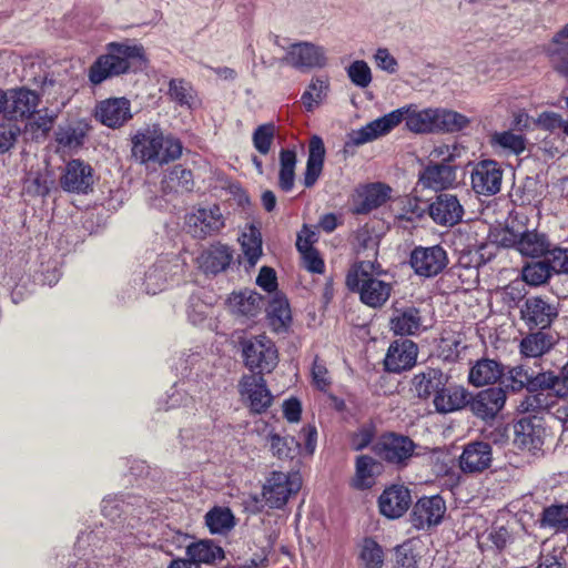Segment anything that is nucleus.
Wrapping results in <instances>:
<instances>
[{
	"label": "nucleus",
	"instance_id": "nucleus-15",
	"mask_svg": "<svg viewBox=\"0 0 568 568\" xmlns=\"http://www.w3.org/2000/svg\"><path fill=\"white\" fill-rule=\"evenodd\" d=\"M503 169L497 161L481 160L471 170L470 181L475 193L479 195H495L500 191Z\"/></svg>",
	"mask_w": 568,
	"mask_h": 568
},
{
	"label": "nucleus",
	"instance_id": "nucleus-64",
	"mask_svg": "<svg viewBox=\"0 0 568 568\" xmlns=\"http://www.w3.org/2000/svg\"><path fill=\"white\" fill-rule=\"evenodd\" d=\"M396 566L400 568H417L418 555L413 542L407 540L395 547Z\"/></svg>",
	"mask_w": 568,
	"mask_h": 568
},
{
	"label": "nucleus",
	"instance_id": "nucleus-51",
	"mask_svg": "<svg viewBox=\"0 0 568 568\" xmlns=\"http://www.w3.org/2000/svg\"><path fill=\"white\" fill-rule=\"evenodd\" d=\"M540 525L549 527L556 531H565L568 529V504L551 505L544 508L540 517Z\"/></svg>",
	"mask_w": 568,
	"mask_h": 568
},
{
	"label": "nucleus",
	"instance_id": "nucleus-62",
	"mask_svg": "<svg viewBox=\"0 0 568 568\" xmlns=\"http://www.w3.org/2000/svg\"><path fill=\"white\" fill-rule=\"evenodd\" d=\"M526 295L527 290L521 282H511L503 288L501 301L508 308H520Z\"/></svg>",
	"mask_w": 568,
	"mask_h": 568
},
{
	"label": "nucleus",
	"instance_id": "nucleus-5",
	"mask_svg": "<svg viewBox=\"0 0 568 568\" xmlns=\"http://www.w3.org/2000/svg\"><path fill=\"white\" fill-rule=\"evenodd\" d=\"M245 366L252 375L263 376L275 369L278 364V351L275 343L265 334L252 336L241 342Z\"/></svg>",
	"mask_w": 568,
	"mask_h": 568
},
{
	"label": "nucleus",
	"instance_id": "nucleus-37",
	"mask_svg": "<svg viewBox=\"0 0 568 568\" xmlns=\"http://www.w3.org/2000/svg\"><path fill=\"white\" fill-rule=\"evenodd\" d=\"M267 443L273 456L281 460H293L302 453L301 443L291 436L270 433Z\"/></svg>",
	"mask_w": 568,
	"mask_h": 568
},
{
	"label": "nucleus",
	"instance_id": "nucleus-57",
	"mask_svg": "<svg viewBox=\"0 0 568 568\" xmlns=\"http://www.w3.org/2000/svg\"><path fill=\"white\" fill-rule=\"evenodd\" d=\"M51 181L41 172H29L23 181V190L30 195L45 196L50 191Z\"/></svg>",
	"mask_w": 568,
	"mask_h": 568
},
{
	"label": "nucleus",
	"instance_id": "nucleus-14",
	"mask_svg": "<svg viewBox=\"0 0 568 568\" xmlns=\"http://www.w3.org/2000/svg\"><path fill=\"white\" fill-rule=\"evenodd\" d=\"M446 501L440 495L423 496L413 506L410 521L418 530L428 529L442 523Z\"/></svg>",
	"mask_w": 568,
	"mask_h": 568
},
{
	"label": "nucleus",
	"instance_id": "nucleus-21",
	"mask_svg": "<svg viewBox=\"0 0 568 568\" xmlns=\"http://www.w3.org/2000/svg\"><path fill=\"white\" fill-rule=\"evenodd\" d=\"M493 449L489 443L475 440L464 446L459 467L465 474H479L491 466Z\"/></svg>",
	"mask_w": 568,
	"mask_h": 568
},
{
	"label": "nucleus",
	"instance_id": "nucleus-56",
	"mask_svg": "<svg viewBox=\"0 0 568 568\" xmlns=\"http://www.w3.org/2000/svg\"><path fill=\"white\" fill-rule=\"evenodd\" d=\"M545 258L554 275H568V247L552 243Z\"/></svg>",
	"mask_w": 568,
	"mask_h": 568
},
{
	"label": "nucleus",
	"instance_id": "nucleus-27",
	"mask_svg": "<svg viewBox=\"0 0 568 568\" xmlns=\"http://www.w3.org/2000/svg\"><path fill=\"white\" fill-rule=\"evenodd\" d=\"M469 393L464 386L447 382L446 386L433 398L437 413L449 414L467 408Z\"/></svg>",
	"mask_w": 568,
	"mask_h": 568
},
{
	"label": "nucleus",
	"instance_id": "nucleus-33",
	"mask_svg": "<svg viewBox=\"0 0 568 568\" xmlns=\"http://www.w3.org/2000/svg\"><path fill=\"white\" fill-rule=\"evenodd\" d=\"M267 323L276 334H286L292 324L288 301L283 296H274L266 308Z\"/></svg>",
	"mask_w": 568,
	"mask_h": 568
},
{
	"label": "nucleus",
	"instance_id": "nucleus-38",
	"mask_svg": "<svg viewBox=\"0 0 568 568\" xmlns=\"http://www.w3.org/2000/svg\"><path fill=\"white\" fill-rule=\"evenodd\" d=\"M242 247L243 255L247 261L250 267H254L262 256V234L257 226L254 224L242 233L239 239Z\"/></svg>",
	"mask_w": 568,
	"mask_h": 568
},
{
	"label": "nucleus",
	"instance_id": "nucleus-40",
	"mask_svg": "<svg viewBox=\"0 0 568 568\" xmlns=\"http://www.w3.org/2000/svg\"><path fill=\"white\" fill-rule=\"evenodd\" d=\"M392 189L383 183H374L368 185L364 193L363 200L356 209L359 214L368 213L387 202Z\"/></svg>",
	"mask_w": 568,
	"mask_h": 568
},
{
	"label": "nucleus",
	"instance_id": "nucleus-31",
	"mask_svg": "<svg viewBox=\"0 0 568 568\" xmlns=\"http://www.w3.org/2000/svg\"><path fill=\"white\" fill-rule=\"evenodd\" d=\"M504 375V365L495 359L481 358L478 359L470 368L468 382L480 387L484 385H491L498 382Z\"/></svg>",
	"mask_w": 568,
	"mask_h": 568
},
{
	"label": "nucleus",
	"instance_id": "nucleus-18",
	"mask_svg": "<svg viewBox=\"0 0 568 568\" xmlns=\"http://www.w3.org/2000/svg\"><path fill=\"white\" fill-rule=\"evenodd\" d=\"M418 346L408 338L390 343L384 358V368L388 373L399 374L410 369L417 361Z\"/></svg>",
	"mask_w": 568,
	"mask_h": 568
},
{
	"label": "nucleus",
	"instance_id": "nucleus-48",
	"mask_svg": "<svg viewBox=\"0 0 568 568\" xmlns=\"http://www.w3.org/2000/svg\"><path fill=\"white\" fill-rule=\"evenodd\" d=\"M531 372V367L523 364L510 367L506 373L504 372L503 375V384L505 385V389H509L513 393H519L524 389L528 392Z\"/></svg>",
	"mask_w": 568,
	"mask_h": 568
},
{
	"label": "nucleus",
	"instance_id": "nucleus-42",
	"mask_svg": "<svg viewBox=\"0 0 568 568\" xmlns=\"http://www.w3.org/2000/svg\"><path fill=\"white\" fill-rule=\"evenodd\" d=\"M54 134L58 144L68 149H78L84 143L87 125L80 122L59 125Z\"/></svg>",
	"mask_w": 568,
	"mask_h": 568
},
{
	"label": "nucleus",
	"instance_id": "nucleus-59",
	"mask_svg": "<svg viewBox=\"0 0 568 568\" xmlns=\"http://www.w3.org/2000/svg\"><path fill=\"white\" fill-rule=\"evenodd\" d=\"M555 48L549 49L548 54L551 65L556 72L568 77V41L554 42Z\"/></svg>",
	"mask_w": 568,
	"mask_h": 568
},
{
	"label": "nucleus",
	"instance_id": "nucleus-58",
	"mask_svg": "<svg viewBox=\"0 0 568 568\" xmlns=\"http://www.w3.org/2000/svg\"><path fill=\"white\" fill-rule=\"evenodd\" d=\"M351 82L358 88H367L372 82V71L367 62L356 60L346 68Z\"/></svg>",
	"mask_w": 568,
	"mask_h": 568
},
{
	"label": "nucleus",
	"instance_id": "nucleus-26",
	"mask_svg": "<svg viewBox=\"0 0 568 568\" xmlns=\"http://www.w3.org/2000/svg\"><path fill=\"white\" fill-rule=\"evenodd\" d=\"M450 377L438 367L426 366L414 375L412 385L420 399L435 397L446 386Z\"/></svg>",
	"mask_w": 568,
	"mask_h": 568
},
{
	"label": "nucleus",
	"instance_id": "nucleus-20",
	"mask_svg": "<svg viewBox=\"0 0 568 568\" xmlns=\"http://www.w3.org/2000/svg\"><path fill=\"white\" fill-rule=\"evenodd\" d=\"M430 219L442 226H454L458 224L464 215V209L456 195L439 193L434 201L427 205Z\"/></svg>",
	"mask_w": 568,
	"mask_h": 568
},
{
	"label": "nucleus",
	"instance_id": "nucleus-2",
	"mask_svg": "<svg viewBox=\"0 0 568 568\" xmlns=\"http://www.w3.org/2000/svg\"><path fill=\"white\" fill-rule=\"evenodd\" d=\"M148 65V58L142 44L110 42L105 45V53L99 55L88 72L89 81L93 85L101 84L108 79L125 73L142 71Z\"/></svg>",
	"mask_w": 568,
	"mask_h": 568
},
{
	"label": "nucleus",
	"instance_id": "nucleus-30",
	"mask_svg": "<svg viewBox=\"0 0 568 568\" xmlns=\"http://www.w3.org/2000/svg\"><path fill=\"white\" fill-rule=\"evenodd\" d=\"M551 244L548 234L537 230H526L520 232L517 251L525 257L541 258L546 256Z\"/></svg>",
	"mask_w": 568,
	"mask_h": 568
},
{
	"label": "nucleus",
	"instance_id": "nucleus-47",
	"mask_svg": "<svg viewBox=\"0 0 568 568\" xmlns=\"http://www.w3.org/2000/svg\"><path fill=\"white\" fill-rule=\"evenodd\" d=\"M559 388L558 374L552 371L536 372L532 369L528 393L540 394L541 392L550 390L555 396L562 398Z\"/></svg>",
	"mask_w": 568,
	"mask_h": 568
},
{
	"label": "nucleus",
	"instance_id": "nucleus-22",
	"mask_svg": "<svg viewBox=\"0 0 568 568\" xmlns=\"http://www.w3.org/2000/svg\"><path fill=\"white\" fill-rule=\"evenodd\" d=\"M240 392L250 403V408L256 414L264 413L273 402L266 381L260 375H244L240 381Z\"/></svg>",
	"mask_w": 568,
	"mask_h": 568
},
{
	"label": "nucleus",
	"instance_id": "nucleus-41",
	"mask_svg": "<svg viewBox=\"0 0 568 568\" xmlns=\"http://www.w3.org/2000/svg\"><path fill=\"white\" fill-rule=\"evenodd\" d=\"M297 155L294 150L282 149L280 152L278 186L284 192H291L294 187L295 168Z\"/></svg>",
	"mask_w": 568,
	"mask_h": 568
},
{
	"label": "nucleus",
	"instance_id": "nucleus-1",
	"mask_svg": "<svg viewBox=\"0 0 568 568\" xmlns=\"http://www.w3.org/2000/svg\"><path fill=\"white\" fill-rule=\"evenodd\" d=\"M404 120L407 129L412 132H436V109L418 110L410 104L375 119L357 130H352L347 133L344 148L361 146L386 135Z\"/></svg>",
	"mask_w": 568,
	"mask_h": 568
},
{
	"label": "nucleus",
	"instance_id": "nucleus-10",
	"mask_svg": "<svg viewBox=\"0 0 568 568\" xmlns=\"http://www.w3.org/2000/svg\"><path fill=\"white\" fill-rule=\"evenodd\" d=\"M546 428L537 416L520 418L514 425V447L531 456L542 453Z\"/></svg>",
	"mask_w": 568,
	"mask_h": 568
},
{
	"label": "nucleus",
	"instance_id": "nucleus-46",
	"mask_svg": "<svg viewBox=\"0 0 568 568\" xmlns=\"http://www.w3.org/2000/svg\"><path fill=\"white\" fill-rule=\"evenodd\" d=\"M205 525L211 534H226L234 525V515L230 508L214 507L205 515Z\"/></svg>",
	"mask_w": 568,
	"mask_h": 568
},
{
	"label": "nucleus",
	"instance_id": "nucleus-36",
	"mask_svg": "<svg viewBox=\"0 0 568 568\" xmlns=\"http://www.w3.org/2000/svg\"><path fill=\"white\" fill-rule=\"evenodd\" d=\"M264 304L261 294L253 291L233 293L230 297V305L234 313L247 317L256 316Z\"/></svg>",
	"mask_w": 568,
	"mask_h": 568
},
{
	"label": "nucleus",
	"instance_id": "nucleus-50",
	"mask_svg": "<svg viewBox=\"0 0 568 568\" xmlns=\"http://www.w3.org/2000/svg\"><path fill=\"white\" fill-rule=\"evenodd\" d=\"M384 564V550L373 538L366 537L363 540L359 552L361 568H382Z\"/></svg>",
	"mask_w": 568,
	"mask_h": 568
},
{
	"label": "nucleus",
	"instance_id": "nucleus-19",
	"mask_svg": "<svg viewBox=\"0 0 568 568\" xmlns=\"http://www.w3.org/2000/svg\"><path fill=\"white\" fill-rule=\"evenodd\" d=\"M389 328L394 335L418 336L428 329L425 324L424 312L414 306H405L394 310L389 318Z\"/></svg>",
	"mask_w": 568,
	"mask_h": 568
},
{
	"label": "nucleus",
	"instance_id": "nucleus-24",
	"mask_svg": "<svg viewBox=\"0 0 568 568\" xmlns=\"http://www.w3.org/2000/svg\"><path fill=\"white\" fill-rule=\"evenodd\" d=\"M412 505L410 490L404 485H392L378 498L381 514L389 519L402 517Z\"/></svg>",
	"mask_w": 568,
	"mask_h": 568
},
{
	"label": "nucleus",
	"instance_id": "nucleus-17",
	"mask_svg": "<svg viewBox=\"0 0 568 568\" xmlns=\"http://www.w3.org/2000/svg\"><path fill=\"white\" fill-rule=\"evenodd\" d=\"M94 184L93 169L80 159H73L65 164L60 178L61 187L70 193L87 194Z\"/></svg>",
	"mask_w": 568,
	"mask_h": 568
},
{
	"label": "nucleus",
	"instance_id": "nucleus-63",
	"mask_svg": "<svg viewBox=\"0 0 568 568\" xmlns=\"http://www.w3.org/2000/svg\"><path fill=\"white\" fill-rule=\"evenodd\" d=\"M520 233L514 232L508 227H497L490 230L488 233V240L491 244L498 247L509 248L514 247L517 250V242Z\"/></svg>",
	"mask_w": 568,
	"mask_h": 568
},
{
	"label": "nucleus",
	"instance_id": "nucleus-13",
	"mask_svg": "<svg viewBox=\"0 0 568 568\" xmlns=\"http://www.w3.org/2000/svg\"><path fill=\"white\" fill-rule=\"evenodd\" d=\"M507 390L503 387H488L475 395L469 393L467 408L479 419L493 420L504 408Z\"/></svg>",
	"mask_w": 568,
	"mask_h": 568
},
{
	"label": "nucleus",
	"instance_id": "nucleus-7",
	"mask_svg": "<svg viewBox=\"0 0 568 568\" xmlns=\"http://www.w3.org/2000/svg\"><path fill=\"white\" fill-rule=\"evenodd\" d=\"M302 487L298 473H283L273 470L262 487V497L272 509H282L288 499L296 495Z\"/></svg>",
	"mask_w": 568,
	"mask_h": 568
},
{
	"label": "nucleus",
	"instance_id": "nucleus-9",
	"mask_svg": "<svg viewBox=\"0 0 568 568\" xmlns=\"http://www.w3.org/2000/svg\"><path fill=\"white\" fill-rule=\"evenodd\" d=\"M446 250L439 245L416 246L409 255V264L418 276L426 278L440 274L448 265Z\"/></svg>",
	"mask_w": 568,
	"mask_h": 568
},
{
	"label": "nucleus",
	"instance_id": "nucleus-43",
	"mask_svg": "<svg viewBox=\"0 0 568 568\" xmlns=\"http://www.w3.org/2000/svg\"><path fill=\"white\" fill-rule=\"evenodd\" d=\"M554 276L545 257L526 263L521 270V277L530 286L546 284Z\"/></svg>",
	"mask_w": 568,
	"mask_h": 568
},
{
	"label": "nucleus",
	"instance_id": "nucleus-25",
	"mask_svg": "<svg viewBox=\"0 0 568 568\" xmlns=\"http://www.w3.org/2000/svg\"><path fill=\"white\" fill-rule=\"evenodd\" d=\"M456 181V166L444 160L439 163L430 162L418 175V183L425 189L443 191L454 185Z\"/></svg>",
	"mask_w": 568,
	"mask_h": 568
},
{
	"label": "nucleus",
	"instance_id": "nucleus-52",
	"mask_svg": "<svg viewBox=\"0 0 568 568\" xmlns=\"http://www.w3.org/2000/svg\"><path fill=\"white\" fill-rule=\"evenodd\" d=\"M491 144L514 154H520L526 149L525 138L511 131L496 132L491 135Z\"/></svg>",
	"mask_w": 568,
	"mask_h": 568
},
{
	"label": "nucleus",
	"instance_id": "nucleus-23",
	"mask_svg": "<svg viewBox=\"0 0 568 568\" xmlns=\"http://www.w3.org/2000/svg\"><path fill=\"white\" fill-rule=\"evenodd\" d=\"M95 118L108 128H120L132 118L131 103L126 98L103 100L95 108Z\"/></svg>",
	"mask_w": 568,
	"mask_h": 568
},
{
	"label": "nucleus",
	"instance_id": "nucleus-29",
	"mask_svg": "<svg viewBox=\"0 0 568 568\" xmlns=\"http://www.w3.org/2000/svg\"><path fill=\"white\" fill-rule=\"evenodd\" d=\"M325 153L323 139L318 135H313L308 143V156L303 178V184L306 189L313 187L321 176Z\"/></svg>",
	"mask_w": 568,
	"mask_h": 568
},
{
	"label": "nucleus",
	"instance_id": "nucleus-34",
	"mask_svg": "<svg viewBox=\"0 0 568 568\" xmlns=\"http://www.w3.org/2000/svg\"><path fill=\"white\" fill-rule=\"evenodd\" d=\"M186 556L199 566L215 565L225 558V551L212 539H201L186 547Z\"/></svg>",
	"mask_w": 568,
	"mask_h": 568
},
{
	"label": "nucleus",
	"instance_id": "nucleus-44",
	"mask_svg": "<svg viewBox=\"0 0 568 568\" xmlns=\"http://www.w3.org/2000/svg\"><path fill=\"white\" fill-rule=\"evenodd\" d=\"M162 184L164 190L191 192L194 187L192 171L180 164L174 165L164 176Z\"/></svg>",
	"mask_w": 568,
	"mask_h": 568
},
{
	"label": "nucleus",
	"instance_id": "nucleus-49",
	"mask_svg": "<svg viewBox=\"0 0 568 568\" xmlns=\"http://www.w3.org/2000/svg\"><path fill=\"white\" fill-rule=\"evenodd\" d=\"M469 124V119L452 110L436 109V132H458Z\"/></svg>",
	"mask_w": 568,
	"mask_h": 568
},
{
	"label": "nucleus",
	"instance_id": "nucleus-3",
	"mask_svg": "<svg viewBox=\"0 0 568 568\" xmlns=\"http://www.w3.org/2000/svg\"><path fill=\"white\" fill-rule=\"evenodd\" d=\"M182 150L181 140L171 134L164 135L159 124L145 125L132 138V154L142 163L166 164L178 160Z\"/></svg>",
	"mask_w": 568,
	"mask_h": 568
},
{
	"label": "nucleus",
	"instance_id": "nucleus-60",
	"mask_svg": "<svg viewBox=\"0 0 568 568\" xmlns=\"http://www.w3.org/2000/svg\"><path fill=\"white\" fill-rule=\"evenodd\" d=\"M275 136L273 123L258 125L252 135L253 145L261 154H267L271 150Z\"/></svg>",
	"mask_w": 568,
	"mask_h": 568
},
{
	"label": "nucleus",
	"instance_id": "nucleus-61",
	"mask_svg": "<svg viewBox=\"0 0 568 568\" xmlns=\"http://www.w3.org/2000/svg\"><path fill=\"white\" fill-rule=\"evenodd\" d=\"M486 539L491 544L490 549L501 552L513 541V536L506 526L495 523L487 530Z\"/></svg>",
	"mask_w": 568,
	"mask_h": 568
},
{
	"label": "nucleus",
	"instance_id": "nucleus-16",
	"mask_svg": "<svg viewBox=\"0 0 568 568\" xmlns=\"http://www.w3.org/2000/svg\"><path fill=\"white\" fill-rule=\"evenodd\" d=\"M416 444L408 437L395 433L383 435L376 445L378 455L389 464L404 466L413 456Z\"/></svg>",
	"mask_w": 568,
	"mask_h": 568
},
{
	"label": "nucleus",
	"instance_id": "nucleus-32",
	"mask_svg": "<svg viewBox=\"0 0 568 568\" xmlns=\"http://www.w3.org/2000/svg\"><path fill=\"white\" fill-rule=\"evenodd\" d=\"M382 465L368 455H359L355 462V475L352 487L358 490L369 489L375 485L376 477L381 474Z\"/></svg>",
	"mask_w": 568,
	"mask_h": 568
},
{
	"label": "nucleus",
	"instance_id": "nucleus-28",
	"mask_svg": "<svg viewBox=\"0 0 568 568\" xmlns=\"http://www.w3.org/2000/svg\"><path fill=\"white\" fill-rule=\"evenodd\" d=\"M233 261V250L227 244L216 242L205 248L197 262L206 274H219L224 272Z\"/></svg>",
	"mask_w": 568,
	"mask_h": 568
},
{
	"label": "nucleus",
	"instance_id": "nucleus-35",
	"mask_svg": "<svg viewBox=\"0 0 568 568\" xmlns=\"http://www.w3.org/2000/svg\"><path fill=\"white\" fill-rule=\"evenodd\" d=\"M556 344V338L545 329L529 333L520 341V354L525 357L537 358L548 353Z\"/></svg>",
	"mask_w": 568,
	"mask_h": 568
},
{
	"label": "nucleus",
	"instance_id": "nucleus-53",
	"mask_svg": "<svg viewBox=\"0 0 568 568\" xmlns=\"http://www.w3.org/2000/svg\"><path fill=\"white\" fill-rule=\"evenodd\" d=\"M328 91V81L322 78H313L308 89L302 94V102L307 111L313 109L321 103L326 97Z\"/></svg>",
	"mask_w": 568,
	"mask_h": 568
},
{
	"label": "nucleus",
	"instance_id": "nucleus-4",
	"mask_svg": "<svg viewBox=\"0 0 568 568\" xmlns=\"http://www.w3.org/2000/svg\"><path fill=\"white\" fill-rule=\"evenodd\" d=\"M382 273V266L376 261L356 262L347 272L346 286L359 295L363 304L379 308L388 301L393 290L389 283L376 277Z\"/></svg>",
	"mask_w": 568,
	"mask_h": 568
},
{
	"label": "nucleus",
	"instance_id": "nucleus-39",
	"mask_svg": "<svg viewBox=\"0 0 568 568\" xmlns=\"http://www.w3.org/2000/svg\"><path fill=\"white\" fill-rule=\"evenodd\" d=\"M169 97L181 106L194 110L200 105L197 93L190 82L182 79H172L169 82Z\"/></svg>",
	"mask_w": 568,
	"mask_h": 568
},
{
	"label": "nucleus",
	"instance_id": "nucleus-6",
	"mask_svg": "<svg viewBox=\"0 0 568 568\" xmlns=\"http://www.w3.org/2000/svg\"><path fill=\"white\" fill-rule=\"evenodd\" d=\"M39 103V94L24 87L0 90V115L18 124L30 119L37 112Z\"/></svg>",
	"mask_w": 568,
	"mask_h": 568
},
{
	"label": "nucleus",
	"instance_id": "nucleus-45",
	"mask_svg": "<svg viewBox=\"0 0 568 568\" xmlns=\"http://www.w3.org/2000/svg\"><path fill=\"white\" fill-rule=\"evenodd\" d=\"M169 262L159 260L146 272L144 277L145 292L148 294H156L163 291L168 283Z\"/></svg>",
	"mask_w": 568,
	"mask_h": 568
},
{
	"label": "nucleus",
	"instance_id": "nucleus-55",
	"mask_svg": "<svg viewBox=\"0 0 568 568\" xmlns=\"http://www.w3.org/2000/svg\"><path fill=\"white\" fill-rule=\"evenodd\" d=\"M21 132L22 129L18 123L0 118V155L14 148Z\"/></svg>",
	"mask_w": 568,
	"mask_h": 568
},
{
	"label": "nucleus",
	"instance_id": "nucleus-12",
	"mask_svg": "<svg viewBox=\"0 0 568 568\" xmlns=\"http://www.w3.org/2000/svg\"><path fill=\"white\" fill-rule=\"evenodd\" d=\"M519 313L520 320L530 332L549 328L558 317L557 307L539 295L528 296L521 304Z\"/></svg>",
	"mask_w": 568,
	"mask_h": 568
},
{
	"label": "nucleus",
	"instance_id": "nucleus-54",
	"mask_svg": "<svg viewBox=\"0 0 568 568\" xmlns=\"http://www.w3.org/2000/svg\"><path fill=\"white\" fill-rule=\"evenodd\" d=\"M542 194V185L537 176H526L516 190V196L524 205L539 202Z\"/></svg>",
	"mask_w": 568,
	"mask_h": 568
},
{
	"label": "nucleus",
	"instance_id": "nucleus-11",
	"mask_svg": "<svg viewBox=\"0 0 568 568\" xmlns=\"http://www.w3.org/2000/svg\"><path fill=\"white\" fill-rule=\"evenodd\" d=\"M224 226L225 220L217 204L199 207L185 216L186 231L194 239L202 240L215 235Z\"/></svg>",
	"mask_w": 568,
	"mask_h": 568
},
{
	"label": "nucleus",
	"instance_id": "nucleus-8",
	"mask_svg": "<svg viewBox=\"0 0 568 568\" xmlns=\"http://www.w3.org/2000/svg\"><path fill=\"white\" fill-rule=\"evenodd\" d=\"M281 62L306 72L326 67L327 57L323 47L308 41H300L288 45Z\"/></svg>",
	"mask_w": 568,
	"mask_h": 568
}]
</instances>
